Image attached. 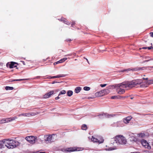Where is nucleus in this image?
I'll return each instance as SVG.
<instances>
[{"mask_svg": "<svg viewBox=\"0 0 153 153\" xmlns=\"http://www.w3.org/2000/svg\"><path fill=\"white\" fill-rule=\"evenodd\" d=\"M142 82L143 81L141 79H136L131 81L123 82L118 85V86L119 87L117 89L116 91L119 94H123L125 93V91L124 89L120 88V87L125 88L127 87L132 88L137 86Z\"/></svg>", "mask_w": 153, "mask_h": 153, "instance_id": "nucleus-1", "label": "nucleus"}, {"mask_svg": "<svg viewBox=\"0 0 153 153\" xmlns=\"http://www.w3.org/2000/svg\"><path fill=\"white\" fill-rule=\"evenodd\" d=\"M6 143V147L9 149H12L16 147L17 145V141L13 140H9L7 139Z\"/></svg>", "mask_w": 153, "mask_h": 153, "instance_id": "nucleus-2", "label": "nucleus"}, {"mask_svg": "<svg viewBox=\"0 0 153 153\" xmlns=\"http://www.w3.org/2000/svg\"><path fill=\"white\" fill-rule=\"evenodd\" d=\"M115 141L117 143L121 144H125L126 142V140L125 138L123 136H117L115 138Z\"/></svg>", "mask_w": 153, "mask_h": 153, "instance_id": "nucleus-3", "label": "nucleus"}, {"mask_svg": "<svg viewBox=\"0 0 153 153\" xmlns=\"http://www.w3.org/2000/svg\"><path fill=\"white\" fill-rule=\"evenodd\" d=\"M142 79L145 80V81L143 82L142 79H141L143 81V82L138 85H140V87H146L149 85L153 84V80H150L148 81V78H143Z\"/></svg>", "mask_w": 153, "mask_h": 153, "instance_id": "nucleus-4", "label": "nucleus"}, {"mask_svg": "<svg viewBox=\"0 0 153 153\" xmlns=\"http://www.w3.org/2000/svg\"><path fill=\"white\" fill-rule=\"evenodd\" d=\"M40 113V112H37L36 113H35L34 112H29L25 113H22L18 115V116L21 117L22 116H24V117H30L31 116H34L35 115H37Z\"/></svg>", "mask_w": 153, "mask_h": 153, "instance_id": "nucleus-5", "label": "nucleus"}, {"mask_svg": "<svg viewBox=\"0 0 153 153\" xmlns=\"http://www.w3.org/2000/svg\"><path fill=\"white\" fill-rule=\"evenodd\" d=\"M83 148L81 147H71L66 149L65 151L67 152H71L77 151H81L83 150Z\"/></svg>", "mask_w": 153, "mask_h": 153, "instance_id": "nucleus-6", "label": "nucleus"}, {"mask_svg": "<svg viewBox=\"0 0 153 153\" xmlns=\"http://www.w3.org/2000/svg\"><path fill=\"white\" fill-rule=\"evenodd\" d=\"M17 119V117H12L7 118L6 119H3L0 120V124L5 123H8L12 121L15 120V119Z\"/></svg>", "mask_w": 153, "mask_h": 153, "instance_id": "nucleus-7", "label": "nucleus"}, {"mask_svg": "<svg viewBox=\"0 0 153 153\" xmlns=\"http://www.w3.org/2000/svg\"><path fill=\"white\" fill-rule=\"evenodd\" d=\"M108 92L109 90L108 89H105L96 92L95 94V95L97 97H99L103 96L106 93H108Z\"/></svg>", "mask_w": 153, "mask_h": 153, "instance_id": "nucleus-8", "label": "nucleus"}, {"mask_svg": "<svg viewBox=\"0 0 153 153\" xmlns=\"http://www.w3.org/2000/svg\"><path fill=\"white\" fill-rule=\"evenodd\" d=\"M141 142L143 146L145 148L149 149H151V146L146 140H141Z\"/></svg>", "mask_w": 153, "mask_h": 153, "instance_id": "nucleus-9", "label": "nucleus"}, {"mask_svg": "<svg viewBox=\"0 0 153 153\" xmlns=\"http://www.w3.org/2000/svg\"><path fill=\"white\" fill-rule=\"evenodd\" d=\"M17 63L13 62H8L6 64V66L7 67H9L10 68H14L17 67Z\"/></svg>", "mask_w": 153, "mask_h": 153, "instance_id": "nucleus-10", "label": "nucleus"}, {"mask_svg": "<svg viewBox=\"0 0 153 153\" xmlns=\"http://www.w3.org/2000/svg\"><path fill=\"white\" fill-rule=\"evenodd\" d=\"M25 139L30 143L32 144L35 143V138L33 136H29L26 137Z\"/></svg>", "mask_w": 153, "mask_h": 153, "instance_id": "nucleus-11", "label": "nucleus"}, {"mask_svg": "<svg viewBox=\"0 0 153 153\" xmlns=\"http://www.w3.org/2000/svg\"><path fill=\"white\" fill-rule=\"evenodd\" d=\"M54 91H51L48 92L46 93L43 96V98L44 99L48 98L51 97V96L54 94Z\"/></svg>", "mask_w": 153, "mask_h": 153, "instance_id": "nucleus-12", "label": "nucleus"}, {"mask_svg": "<svg viewBox=\"0 0 153 153\" xmlns=\"http://www.w3.org/2000/svg\"><path fill=\"white\" fill-rule=\"evenodd\" d=\"M46 137V138L45 139V141L47 143H51L54 141L53 139L52 138V136L51 135H47Z\"/></svg>", "mask_w": 153, "mask_h": 153, "instance_id": "nucleus-13", "label": "nucleus"}, {"mask_svg": "<svg viewBox=\"0 0 153 153\" xmlns=\"http://www.w3.org/2000/svg\"><path fill=\"white\" fill-rule=\"evenodd\" d=\"M139 71V67H137L135 68H128L127 69H125L121 71V72H123L126 71Z\"/></svg>", "mask_w": 153, "mask_h": 153, "instance_id": "nucleus-14", "label": "nucleus"}, {"mask_svg": "<svg viewBox=\"0 0 153 153\" xmlns=\"http://www.w3.org/2000/svg\"><path fill=\"white\" fill-rule=\"evenodd\" d=\"M7 139H5L0 141V146L1 147H4L5 145L6 146H7Z\"/></svg>", "mask_w": 153, "mask_h": 153, "instance_id": "nucleus-15", "label": "nucleus"}, {"mask_svg": "<svg viewBox=\"0 0 153 153\" xmlns=\"http://www.w3.org/2000/svg\"><path fill=\"white\" fill-rule=\"evenodd\" d=\"M65 76V75L64 74H59L57 76H49L48 77L49 79L54 78H59L60 77H62Z\"/></svg>", "mask_w": 153, "mask_h": 153, "instance_id": "nucleus-16", "label": "nucleus"}, {"mask_svg": "<svg viewBox=\"0 0 153 153\" xmlns=\"http://www.w3.org/2000/svg\"><path fill=\"white\" fill-rule=\"evenodd\" d=\"M132 117L131 116L128 117L123 119V122L125 123H129V121L131 120Z\"/></svg>", "mask_w": 153, "mask_h": 153, "instance_id": "nucleus-17", "label": "nucleus"}, {"mask_svg": "<svg viewBox=\"0 0 153 153\" xmlns=\"http://www.w3.org/2000/svg\"><path fill=\"white\" fill-rule=\"evenodd\" d=\"M60 20L61 21L63 22L64 23L67 24V25H69L71 24L70 23L68 22L67 20L66 19H65L64 18H61Z\"/></svg>", "mask_w": 153, "mask_h": 153, "instance_id": "nucleus-18", "label": "nucleus"}, {"mask_svg": "<svg viewBox=\"0 0 153 153\" xmlns=\"http://www.w3.org/2000/svg\"><path fill=\"white\" fill-rule=\"evenodd\" d=\"M104 116H105V118H109L110 117H113L116 116L115 114H108L106 113L105 114H103L102 115Z\"/></svg>", "mask_w": 153, "mask_h": 153, "instance_id": "nucleus-19", "label": "nucleus"}, {"mask_svg": "<svg viewBox=\"0 0 153 153\" xmlns=\"http://www.w3.org/2000/svg\"><path fill=\"white\" fill-rule=\"evenodd\" d=\"M81 90V88L80 87H77L76 88L75 90V93H78Z\"/></svg>", "mask_w": 153, "mask_h": 153, "instance_id": "nucleus-20", "label": "nucleus"}, {"mask_svg": "<svg viewBox=\"0 0 153 153\" xmlns=\"http://www.w3.org/2000/svg\"><path fill=\"white\" fill-rule=\"evenodd\" d=\"M91 140L94 142H98L99 141L98 139L94 138L93 136L92 137Z\"/></svg>", "mask_w": 153, "mask_h": 153, "instance_id": "nucleus-21", "label": "nucleus"}, {"mask_svg": "<svg viewBox=\"0 0 153 153\" xmlns=\"http://www.w3.org/2000/svg\"><path fill=\"white\" fill-rule=\"evenodd\" d=\"M106 113L102 114L97 115V116L100 119H103L105 117V116L103 115V114H105Z\"/></svg>", "mask_w": 153, "mask_h": 153, "instance_id": "nucleus-22", "label": "nucleus"}, {"mask_svg": "<svg viewBox=\"0 0 153 153\" xmlns=\"http://www.w3.org/2000/svg\"><path fill=\"white\" fill-rule=\"evenodd\" d=\"M73 92L72 91L69 90L67 92V95L69 97L71 96L73 94Z\"/></svg>", "mask_w": 153, "mask_h": 153, "instance_id": "nucleus-23", "label": "nucleus"}, {"mask_svg": "<svg viewBox=\"0 0 153 153\" xmlns=\"http://www.w3.org/2000/svg\"><path fill=\"white\" fill-rule=\"evenodd\" d=\"M147 68H152L151 67H139V71H140V70H141V71L144 70H145ZM152 68H153V67H152Z\"/></svg>", "mask_w": 153, "mask_h": 153, "instance_id": "nucleus-24", "label": "nucleus"}, {"mask_svg": "<svg viewBox=\"0 0 153 153\" xmlns=\"http://www.w3.org/2000/svg\"><path fill=\"white\" fill-rule=\"evenodd\" d=\"M99 142L98 143H103L104 141V140L103 138L102 137H99Z\"/></svg>", "mask_w": 153, "mask_h": 153, "instance_id": "nucleus-25", "label": "nucleus"}, {"mask_svg": "<svg viewBox=\"0 0 153 153\" xmlns=\"http://www.w3.org/2000/svg\"><path fill=\"white\" fill-rule=\"evenodd\" d=\"M116 149V147H109L108 148H107L106 149V150L108 151H111L114 150V149Z\"/></svg>", "mask_w": 153, "mask_h": 153, "instance_id": "nucleus-26", "label": "nucleus"}, {"mask_svg": "<svg viewBox=\"0 0 153 153\" xmlns=\"http://www.w3.org/2000/svg\"><path fill=\"white\" fill-rule=\"evenodd\" d=\"M66 93V91L65 90H62L60 91L59 94V96H60L62 94H65Z\"/></svg>", "mask_w": 153, "mask_h": 153, "instance_id": "nucleus-27", "label": "nucleus"}, {"mask_svg": "<svg viewBox=\"0 0 153 153\" xmlns=\"http://www.w3.org/2000/svg\"><path fill=\"white\" fill-rule=\"evenodd\" d=\"M87 127V126L85 124L83 125L82 126V129L83 130H86Z\"/></svg>", "mask_w": 153, "mask_h": 153, "instance_id": "nucleus-28", "label": "nucleus"}, {"mask_svg": "<svg viewBox=\"0 0 153 153\" xmlns=\"http://www.w3.org/2000/svg\"><path fill=\"white\" fill-rule=\"evenodd\" d=\"M13 89V88L12 87L6 86L5 87V89L6 90H12Z\"/></svg>", "mask_w": 153, "mask_h": 153, "instance_id": "nucleus-29", "label": "nucleus"}, {"mask_svg": "<svg viewBox=\"0 0 153 153\" xmlns=\"http://www.w3.org/2000/svg\"><path fill=\"white\" fill-rule=\"evenodd\" d=\"M138 136L139 137H143L145 136V134L144 133H141L140 134H138Z\"/></svg>", "mask_w": 153, "mask_h": 153, "instance_id": "nucleus-30", "label": "nucleus"}, {"mask_svg": "<svg viewBox=\"0 0 153 153\" xmlns=\"http://www.w3.org/2000/svg\"><path fill=\"white\" fill-rule=\"evenodd\" d=\"M27 79H13L11 81V82L13 81H21L22 80H26Z\"/></svg>", "mask_w": 153, "mask_h": 153, "instance_id": "nucleus-31", "label": "nucleus"}, {"mask_svg": "<svg viewBox=\"0 0 153 153\" xmlns=\"http://www.w3.org/2000/svg\"><path fill=\"white\" fill-rule=\"evenodd\" d=\"M84 89L86 91H89L90 89V88L88 87L85 86L84 87Z\"/></svg>", "mask_w": 153, "mask_h": 153, "instance_id": "nucleus-32", "label": "nucleus"}, {"mask_svg": "<svg viewBox=\"0 0 153 153\" xmlns=\"http://www.w3.org/2000/svg\"><path fill=\"white\" fill-rule=\"evenodd\" d=\"M111 99H117V97L116 96H113L111 97Z\"/></svg>", "mask_w": 153, "mask_h": 153, "instance_id": "nucleus-33", "label": "nucleus"}, {"mask_svg": "<svg viewBox=\"0 0 153 153\" xmlns=\"http://www.w3.org/2000/svg\"><path fill=\"white\" fill-rule=\"evenodd\" d=\"M63 62H64V61H63V59H62L59 61L57 62H59V63H61Z\"/></svg>", "mask_w": 153, "mask_h": 153, "instance_id": "nucleus-34", "label": "nucleus"}, {"mask_svg": "<svg viewBox=\"0 0 153 153\" xmlns=\"http://www.w3.org/2000/svg\"><path fill=\"white\" fill-rule=\"evenodd\" d=\"M106 85V84H100V86L102 87H104Z\"/></svg>", "mask_w": 153, "mask_h": 153, "instance_id": "nucleus-35", "label": "nucleus"}, {"mask_svg": "<svg viewBox=\"0 0 153 153\" xmlns=\"http://www.w3.org/2000/svg\"><path fill=\"white\" fill-rule=\"evenodd\" d=\"M149 34L151 37L153 38V32H151Z\"/></svg>", "mask_w": 153, "mask_h": 153, "instance_id": "nucleus-36", "label": "nucleus"}, {"mask_svg": "<svg viewBox=\"0 0 153 153\" xmlns=\"http://www.w3.org/2000/svg\"><path fill=\"white\" fill-rule=\"evenodd\" d=\"M147 48L149 50H150L151 49H153V47L152 46H150L149 47H147Z\"/></svg>", "mask_w": 153, "mask_h": 153, "instance_id": "nucleus-37", "label": "nucleus"}, {"mask_svg": "<svg viewBox=\"0 0 153 153\" xmlns=\"http://www.w3.org/2000/svg\"><path fill=\"white\" fill-rule=\"evenodd\" d=\"M151 60V59H147L146 60H145V61H143L142 62L143 63H144L145 62H148V61Z\"/></svg>", "mask_w": 153, "mask_h": 153, "instance_id": "nucleus-38", "label": "nucleus"}, {"mask_svg": "<svg viewBox=\"0 0 153 153\" xmlns=\"http://www.w3.org/2000/svg\"><path fill=\"white\" fill-rule=\"evenodd\" d=\"M72 40H71V39H67L65 41L67 42H71Z\"/></svg>", "mask_w": 153, "mask_h": 153, "instance_id": "nucleus-39", "label": "nucleus"}, {"mask_svg": "<svg viewBox=\"0 0 153 153\" xmlns=\"http://www.w3.org/2000/svg\"><path fill=\"white\" fill-rule=\"evenodd\" d=\"M120 97L121 98H125L128 97L126 96H120Z\"/></svg>", "mask_w": 153, "mask_h": 153, "instance_id": "nucleus-40", "label": "nucleus"}, {"mask_svg": "<svg viewBox=\"0 0 153 153\" xmlns=\"http://www.w3.org/2000/svg\"><path fill=\"white\" fill-rule=\"evenodd\" d=\"M71 24V26L73 27L75 25V23L74 22H72V24Z\"/></svg>", "mask_w": 153, "mask_h": 153, "instance_id": "nucleus-41", "label": "nucleus"}, {"mask_svg": "<svg viewBox=\"0 0 153 153\" xmlns=\"http://www.w3.org/2000/svg\"><path fill=\"white\" fill-rule=\"evenodd\" d=\"M59 96H58V97H55V100H57L59 99L60 97H59Z\"/></svg>", "mask_w": 153, "mask_h": 153, "instance_id": "nucleus-42", "label": "nucleus"}, {"mask_svg": "<svg viewBox=\"0 0 153 153\" xmlns=\"http://www.w3.org/2000/svg\"><path fill=\"white\" fill-rule=\"evenodd\" d=\"M63 60V61L65 62L66 60L67 59V58H64L62 59Z\"/></svg>", "mask_w": 153, "mask_h": 153, "instance_id": "nucleus-43", "label": "nucleus"}, {"mask_svg": "<svg viewBox=\"0 0 153 153\" xmlns=\"http://www.w3.org/2000/svg\"><path fill=\"white\" fill-rule=\"evenodd\" d=\"M57 82H56V81H54L53 82H52V84H54L55 83H57Z\"/></svg>", "mask_w": 153, "mask_h": 153, "instance_id": "nucleus-44", "label": "nucleus"}, {"mask_svg": "<svg viewBox=\"0 0 153 153\" xmlns=\"http://www.w3.org/2000/svg\"><path fill=\"white\" fill-rule=\"evenodd\" d=\"M59 63V62H54V63L53 64H54V65H56V64H58Z\"/></svg>", "mask_w": 153, "mask_h": 153, "instance_id": "nucleus-45", "label": "nucleus"}, {"mask_svg": "<svg viewBox=\"0 0 153 153\" xmlns=\"http://www.w3.org/2000/svg\"><path fill=\"white\" fill-rule=\"evenodd\" d=\"M143 49H147V47H143L142 48Z\"/></svg>", "mask_w": 153, "mask_h": 153, "instance_id": "nucleus-46", "label": "nucleus"}, {"mask_svg": "<svg viewBox=\"0 0 153 153\" xmlns=\"http://www.w3.org/2000/svg\"><path fill=\"white\" fill-rule=\"evenodd\" d=\"M150 58V57L149 56H146L145 57V59H148Z\"/></svg>", "mask_w": 153, "mask_h": 153, "instance_id": "nucleus-47", "label": "nucleus"}, {"mask_svg": "<svg viewBox=\"0 0 153 153\" xmlns=\"http://www.w3.org/2000/svg\"><path fill=\"white\" fill-rule=\"evenodd\" d=\"M40 76H37L36 78V79H38V78H40Z\"/></svg>", "mask_w": 153, "mask_h": 153, "instance_id": "nucleus-48", "label": "nucleus"}, {"mask_svg": "<svg viewBox=\"0 0 153 153\" xmlns=\"http://www.w3.org/2000/svg\"><path fill=\"white\" fill-rule=\"evenodd\" d=\"M39 153H46L45 152H41Z\"/></svg>", "mask_w": 153, "mask_h": 153, "instance_id": "nucleus-49", "label": "nucleus"}, {"mask_svg": "<svg viewBox=\"0 0 153 153\" xmlns=\"http://www.w3.org/2000/svg\"><path fill=\"white\" fill-rule=\"evenodd\" d=\"M84 58L85 59H86L87 61H88V59H87L85 58V57H84Z\"/></svg>", "mask_w": 153, "mask_h": 153, "instance_id": "nucleus-50", "label": "nucleus"}, {"mask_svg": "<svg viewBox=\"0 0 153 153\" xmlns=\"http://www.w3.org/2000/svg\"><path fill=\"white\" fill-rule=\"evenodd\" d=\"M133 97H131V98H130V99H131V100L133 99Z\"/></svg>", "mask_w": 153, "mask_h": 153, "instance_id": "nucleus-51", "label": "nucleus"}, {"mask_svg": "<svg viewBox=\"0 0 153 153\" xmlns=\"http://www.w3.org/2000/svg\"><path fill=\"white\" fill-rule=\"evenodd\" d=\"M25 62H23V64L24 65H25V64L24 63Z\"/></svg>", "mask_w": 153, "mask_h": 153, "instance_id": "nucleus-52", "label": "nucleus"}, {"mask_svg": "<svg viewBox=\"0 0 153 153\" xmlns=\"http://www.w3.org/2000/svg\"><path fill=\"white\" fill-rule=\"evenodd\" d=\"M67 55V56H71V55Z\"/></svg>", "mask_w": 153, "mask_h": 153, "instance_id": "nucleus-53", "label": "nucleus"}, {"mask_svg": "<svg viewBox=\"0 0 153 153\" xmlns=\"http://www.w3.org/2000/svg\"><path fill=\"white\" fill-rule=\"evenodd\" d=\"M149 70H151V69H149Z\"/></svg>", "mask_w": 153, "mask_h": 153, "instance_id": "nucleus-54", "label": "nucleus"}]
</instances>
